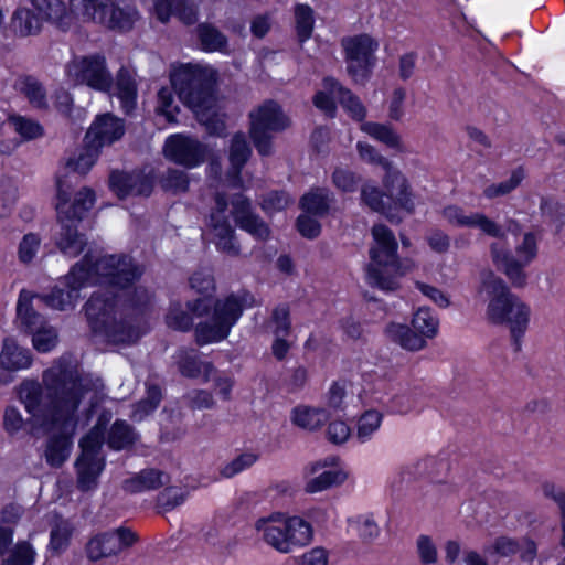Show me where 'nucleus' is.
Returning <instances> with one entry per match:
<instances>
[{
    "label": "nucleus",
    "mask_w": 565,
    "mask_h": 565,
    "mask_svg": "<svg viewBox=\"0 0 565 565\" xmlns=\"http://www.w3.org/2000/svg\"><path fill=\"white\" fill-rule=\"evenodd\" d=\"M90 381L83 377L70 359L56 360L42 374V382L23 381L18 397L31 415V433L49 435L44 458L60 468L71 455Z\"/></svg>",
    "instance_id": "1"
},
{
    "label": "nucleus",
    "mask_w": 565,
    "mask_h": 565,
    "mask_svg": "<svg viewBox=\"0 0 565 565\" xmlns=\"http://www.w3.org/2000/svg\"><path fill=\"white\" fill-rule=\"evenodd\" d=\"M216 72L211 67L201 65H183L171 75L170 87H162L158 92L157 113L164 116L169 122L177 121L179 106L174 103L173 90L179 98L202 118L215 105L214 84Z\"/></svg>",
    "instance_id": "2"
},
{
    "label": "nucleus",
    "mask_w": 565,
    "mask_h": 565,
    "mask_svg": "<svg viewBox=\"0 0 565 565\" xmlns=\"http://www.w3.org/2000/svg\"><path fill=\"white\" fill-rule=\"evenodd\" d=\"M120 295L108 290L95 291L85 303L87 321L97 335L110 343L131 344L142 334L136 316L119 310Z\"/></svg>",
    "instance_id": "3"
},
{
    "label": "nucleus",
    "mask_w": 565,
    "mask_h": 565,
    "mask_svg": "<svg viewBox=\"0 0 565 565\" xmlns=\"http://www.w3.org/2000/svg\"><path fill=\"white\" fill-rule=\"evenodd\" d=\"M482 288L490 296L487 308L488 319L495 324H508L515 351L521 349V339L527 330L531 309L505 282L492 271L482 274Z\"/></svg>",
    "instance_id": "4"
},
{
    "label": "nucleus",
    "mask_w": 565,
    "mask_h": 565,
    "mask_svg": "<svg viewBox=\"0 0 565 565\" xmlns=\"http://www.w3.org/2000/svg\"><path fill=\"white\" fill-rule=\"evenodd\" d=\"M76 265H81L87 286L105 285L119 291L128 290L142 275L140 266L125 254L95 256L89 250Z\"/></svg>",
    "instance_id": "5"
},
{
    "label": "nucleus",
    "mask_w": 565,
    "mask_h": 565,
    "mask_svg": "<svg viewBox=\"0 0 565 565\" xmlns=\"http://www.w3.org/2000/svg\"><path fill=\"white\" fill-rule=\"evenodd\" d=\"M374 245L370 248V264L366 268L367 282L381 290L392 291L398 286V244L393 232L384 224L372 227Z\"/></svg>",
    "instance_id": "6"
},
{
    "label": "nucleus",
    "mask_w": 565,
    "mask_h": 565,
    "mask_svg": "<svg viewBox=\"0 0 565 565\" xmlns=\"http://www.w3.org/2000/svg\"><path fill=\"white\" fill-rule=\"evenodd\" d=\"M253 303L254 297L246 290L217 299L214 302L211 318L195 327L196 343L204 345L226 339L244 309L252 307Z\"/></svg>",
    "instance_id": "7"
},
{
    "label": "nucleus",
    "mask_w": 565,
    "mask_h": 565,
    "mask_svg": "<svg viewBox=\"0 0 565 565\" xmlns=\"http://www.w3.org/2000/svg\"><path fill=\"white\" fill-rule=\"evenodd\" d=\"M383 184L384 193L375 185L363 184L361 200L372 211L383 214L390 222L399 223L402 221L398 214L399 209L408 213L414 210L406 179L397 171H388L383 179Z\"/></svg>",
    "instance_id": "8"
},
{
    "label": "nucleus",
    "mask_w": 565,
    "mask_h": 565,
    "mask_svg": "<svg viewBox=\"0 0 565 565\" xmlns=\"http://www.w3.org/2000/svg\"><path fill=\"white\" fill-rule=\"evenodd\" d=\"M71 12L117 32L130 31L139 19L138 10L117 0H70Z\"/></svg>",
    "instance_id": "9"
},
{
    "label": "nucleus",
    "mask_w": 565,
    "mask_h": 565,
    "mask_svg": "<svg viewBox=\"0 0 565 565\" xmlns=\"http://www.w3.org/2000/svg\"><path fill=\"white\" fill-rule=\"evenodd\" d=\"M255 529L269 546L285 554L308 545L312 540L310 523L299 516L259 519Z\"/></svg>",
    "instance_id": "10"
},
{
    "label": "nucleus",
    "mask_w": 565,
    "mask_h": 565,
    "mask_svg": "<svg viewBox=\"0 0 565 565\" xmlns=\"http://www.w3.org/2000/svg\"><path fill=\"white\" fill-rule=\"evenodd\" d=\"M108 419L102 415L95 426L79 440L81 456L75 462L77 488L81 491L94 490L104 470L105 460L100 455Z\"/></svg>",
    "instance_id": "11"
},
{
    "label": "nucleus",
    "mask_w": 565,
    "mask_h": 565,
    "mask_svg": "<svg viewBox=\"0 0 565 565\" xmlns=\"http://www.w3.org/2000/svg\"><path fill=\"white\" fill-rule=\"evenodd\" d=\"M515 253L516 257L501 242L490 245V255L495 267L507 276L513 287L523 288L527 282L524 268L537 254L535 236L532 233L524 234L522 243L515 247Z\"/></svg>",
    "instance_id": "12"
},
{
    "label": "nucleus",
    "mask_w": 565,
    "mask_h": 565,
    "mask_svg": "<svg viewBox=\"0 0 565 565\" xmlns=\"http://www.w3.org/2000/svg\"><path fill=\"white\" fill-rule=\"evenodd\" d=\"M249 135L257 152L267 157L273 153V135L284 131L290 125L289 118L274 100H265L250 111Z\"/></svg>",
    "instance_id": "13"
},
{
    "label": "nucleus",
    "mask_w": 565,
    "mask_h": 565,
    "mask_svg": "<svg viewBox=\"0 0 565 565\" xmlns=\"http://www.w3.org/2000/svg\"><path fill=\"white\" fill-rule=\"evenodd\" d=\"M138 541V534L128 526L95 531L88 535L84 544V553L92 563L118 559Z\"/></svg>",
    "instance_id": "14"
},
{
    "label": "nucleus",
    "mask_w": 565,
    "mask_h": 565,
    "mask_svg": "<svg viewBox=\"0 0 565 565\" xmlns=\"http://www.w3.org/2000/svg\"><path fill=\"white\" fill-rule=\"evenodd\" d=\"M32 297L26 290L20 292L17 315L24 331L32 335L34 349L41 353H46L56 347L58 341L57 331L31 307Z\"/></svg>",
    "instance_id": "15"
},
{
    "label": "nucleus",
    "mask_w": 565,
    "mask_h": 565,
    "mask_svg": "<svg viewBox=\"0 0 565 565\" xmlns=\"http://www.w3.org/2000/svg\"><path fill=\"white\" fill-rule=\"evenodd\" d=\"M347 72L355 83H365L375 66L379 43L367 34L342 40Z\"/></svg>",
    "instance_id": "16"
},
{
    "label": "nucleus",
    "mask_w": 565,
    "mask_h": 565,
    "mask_svg": "<svg viewBox=\"0 0 565 565\" xmlns=\"http://www.w3.org/2000/svg\"><path fill=\"white\" fill-rule=\"evenodd\" d=\"M67 75L74 83L85 84L99 92H108L113 85L106 61L98 55L73 60L67 65Z\"/></svg>",
    "instance_id": "17"
},
{
    "label": "nucleus",
    "mask_w": 565,
    "mask_h": 565,
    "mask_svg": "<svg viewBox=\"0 0 565 565\" xmlns=\"http://www.w3.org/2000/svg\"><path fill=\"white\" fill-rule=\"evenodd\" d=\"M215 206L211 211L207 227L213 234V242L217 250L228 256L236 257L241 253L239 244L235 236V230L226 215L227 199L224 193H216Z\"/></svg>",
    "instance_id": "18"
},
{
    "label": "nucleus",
    "mask_w": 565,
    "mask_h": 565,
    "mask_svg": "<svg viewBox=\"0 0 565 565\" xmlns=\"http://www.w3.org/2000/svg\"><path fill=\"white\" fill-rule=\"evenodd\" d=\"M65 287H55L51 292L35 296L45 306L65 311L73 309L79 298V290L86 287L85 280L82 278L81 265H74L64 278Z\"/></svg>",
    "instance_id": "19"
},
{
    "label": "nucleus",
    "mask_w": 565,
    "mask_h": 565,
    "mask_svg": "<svg viewBox=\"0 0 565 565\" xmlns=\"http://www.w3.org/2000/svg\"><path fill=\"white\" fill-rule=\"evenodd\" d=\"M164 153L169 160L178 164L194 168L205 160L206 147L194 138L174 135L167 139Z\"/></svg>",
    "instance_id": "20"
},
{
    "label": "nucleus",
    "mask_w": 565,
    "mask_h": 565,
    "mask_svg": "<svg viewBox=\"0 0 565 565\" xmlns=\"http://www.w3.org/2000/svg\"><path fill=\"white\" fill-rule=\"evenodd\" d=\"M440 213L443 218L450 225L469 228L477 227L489 236L504 237L501 226L482 213H467L461 206L454 204L445 206Z\"/></svg>",
    "instance_id": "21"
},
{
    "label": "nucleus",
    "mask_w": 565,
    "mask_h": 565,
    "mask_svg": "<svg viewBox=\"0 0 565 565\" xmlns=\"http://www.w3.org/2000/svg\"><path fill=\"white\" fill-rule=\"evenodd\" d=\"M124 134V120L107 113L96 117L86 134V139L88 142L93 143L94 147L100 149L104 146H110L121 139Z\"/></svg>",
    "instance_id": "22"
},
{
    "label": "nucleus",
    "mask_w": 565,
    "mask_h": 565,
    "mask_svg": "<svg viewBox=\"0 0 565 565\" xmlns=\"http://www.w3.org/2000/svg\"><path fill=\"white\" fill-rule=\"evenodd\" d=\"M232 214L236 225L257 239H266L269 236L267 224L252 211L250 201L242 194H235L232 199Z\"/></svg>",
    "instance_id": "23"
},
{
    "label": "nucleus",
    "mask_w": 565,
    "mask_h": 565,
    "mask_svg": "<svg viewBox=\"0 0 565 565\" xmlns=\"http://www.w3.org/2000/svg\"><path fill=\"white\" fill-rule=\"evenodd\" d=\"M252 154V148L243 132H237L231 139L228 159L231 169L227 173L230 184L233 188H242L241 172Z\"/></svg>",
    "instance_id": "24"
},
{
    "label": "nucleus",
    "mask_w": 565,
    "mask_h": 565,
    "mask_svg": "<svg viewBox=\"0 0 565 565\" xmlns=\"http://www.w3.org/2000/svg\"><path fill=\"white\" fill-rule=\"evenodd\" d=\"M170 479L161 470L149 468L124 480L122 489L128 493H140L145 491L157 490L169 483Z\"/></svg>",
    "instance_id": "25"
},
{
    "label": "nucleus",
    "mask_w": 565,
    "mask_h": 565,
    "mask_svg": "<svg viewBox=\"0 0 565 565\" xmlns=\"http://www.w3.org/2000/svg\"><path fill=\"white\" fill-rule=\"evenodd\" d=\"M32 363V355L28 349L20 347L13 339H4L0 352V367L17 372L28 369Z\"/></svg>",
    "instance_id": "26"
},
{
    "label": "nucleus",
    "mask_w": 565,
    "mask_h": 565,
    "mask_svg": "<svg viewBox=\"0 0 565 565\" xmlns=\"http://www.w3.org/2000/svg\"><path fill=\"white\" fill-rule=\"evenodd\" d=\"M157 18L166 23L171 15H177L184 24H193L196 21V9L188 0H157Z\"/></svg>",
    "instance_id": "27"
},
{
    "label": "nucleus",
    "mask_w": 565,
    "mask_h": 565,
    "mask_svg": "<svg viewBox=\"0 0 565 565\" xmlns=\"http://www.w3.org/2000/svg\"><path fill=\"white\" fill-rule=\"evenodd\" d=\"M384 334L391 342L407 351H420L427 345L424 337L406 324L391 322L385 327Z\"/></svg>",
    "instance_id": "28"
},
{
    "label": "nucleus",
    "mask_w": 565,
    "mask_h": 565,
    "mask_svg": "<svg viewBox=\"0 0 565 565\" xmlns=\"http://www.w3.org/2000/svg\"><path fill=\"white\" fill-rule=\"evenodd\" d=\"M323 88L338 98L352 118L361 121L366 116V109L360 99L348 88L343 87L335 78L327 77L323 81Z\"/></svg>",
    "instance_id": "29"
},
{
    "label": "nucleus",
    "mask_w": 565,
    "mask_h": 565,
    "mask_svg": "<svg viewBox=\"0 0 565 565\" xmlns=\"http://www.w3.org/2000/svg\"><path fill=\"white\" fill-rule=\"evenodd\" d=\"M62 226L60 237L57 238L58 249L67 257L78 256L86 246V239L83 234H79L76 227V221H67L58 215Z\"/></svg>",
    "instance_id": "30"
},
{
    "label": "nucleus",
    "mask_w": 565,
    "mask_h": 565,
    "mask_svg": "<svg viewBox=\"0 0 565 565\" xmlns=\"http://www.w3.org/2000/svg\"><path fill=\"white\" fill-rule=\"evenodd\" d=\"M43 22L36 13L23 6H19L11 17V28L19 36L36 35L41 32Z\"/></svg>",
    "instance_id": "31"
},
{
    "label": "nucleus",
    "mask_w": 565,
    "mask_h": 565,
    "mask_svg": "<svg viewBox=\"0 0 565 565\" xmlns=\"http://www.w3.org/2000/svg\"><path fill=\"white\" fill-rule=\"evenodd\" d=\"M178 367L182 375L186 377H199L204 375V380L209 381L214 366L211 362H203L193 352L180 350L178 353Z\"/></svg>",
    "instance_id": "32"
},
{
    "label": "nucleus",
    "mask_w": 565,
    "mask_h": 565,
    "mask_svg": "<svg viewBox=\"0 0 565 565\" xmlns=\"http://www.w3.org/2000/svg\"><path fill=\"white\" fill-rule=\"evenodd\" d=\"M116 90L121 108L126 114H130L136 106L137 86L131 74L125 68H120L117 74Z\"/></svg>",
    "instance_id": "33"
},
{
    "label": "nucleus",
    "mask_w": 565,
    "mask_h": 565,
    "mask_svg": "<svg viewBox=\"0 0 565 565\" xmlns=\"http://www.w3.org/2000/svg\"><path fill=\"white\" fill-rule=\"evenodd\" d=\"M30 3L42 22L63 26V20L66 17V6L62 0H30Z\"/></svg>",
    "instance_id": "34"
},
{
    "label": "nucleus",
    "mask_w": 565,
    "mask_h": 565,
    "mask_svg": "<svg viewBox=\"0 0 565 565\" xmlns=\"http://www.w3.org/2000/svg\"><path fill=\"white\" fill-rule=\"evenodd\" d=\"M332 200L333 195L329 190L317 188L301 198L300 205L309 214L323 216L329 212Z\"/></svg>",
    "instance_id": "35"
},
{
    "label": "nucleus",
    "mask_w": 565,
    "mask_h": 565,
    "mask_svg": "<svg viewBox=\"0 0 565 565\" xmlns=\"http://www.w3.org/2000/svg\"><path fill=\"white\" fill-rule=\"evenodd\" d=\"M328 418L329 414L324 408L299 406L292 411L294 424L308 430L320 428Z\"/></svg>",
    "instance_id": "36"
},
{
    "label": "nucleus",
    "mask_w": 565,
    "mask_h": 565,
    "mask_svg": "<svg viewBox=\"0 0 565 565\" xmlns=\"http://www.w3.org/2000/svg\"><path fill=\"white\" fill-rule=\"evenodd\" d=\"M146 387V397L132 405L130 417L135 422H141L153 413L162 399L161 388L157 384L147 382Z\"/></svg>",
    "instance_id": "37"
},
{
    "label": "nucleus",
    "mask_w": 565,
    "mask_h": 565,
    "mask_svg": "<svg viewBox=\"0 0 565 565\" xmlns=\"http://www.w3.org/2000/svg\"><path fill=\"white\" fill-rule=\"evenodd\" d=\"M95 202V192L90 188L83 186L74 194L71 205L68 203L64 207L62 216L67 221H81L83 215L93 206Z\"/></svg>",
    "instance_id": "38"
},
{
    "label": "nucleus",
    "mask_w": 565,
    "mask_h": 565,
    "mask_svg": "<svg viewBox=\"0 0 565 565\" xmlns=\"http://www.w3.org/2000/svg\"><path fill=\"white\" fill-rule=\"evenodd\" d=\"M361 129L372 138L397 151L403 150L399 135L388 125L367 121L362 124Z\"/></svg>",
    "instance_id": "39"
},
{
    "label": "nucleus",
    "mask_w": 565,
    "mask_h": 565,
    "mask_svg": "<svg viewBox=\"0 0 565 565\" xmlns=\"http://www.w3.org/2000/svg\"><path fill=\"white\" fill-rule=\"evenodd\" d=\"M137 439L134 428L125 420L117 419L107 435V445L115 450L131 446Z\"/></svg>",
    "instance_id": "40"
},
{
    "label": "nucleus",
    "mask_w": 565,
    "mask_h": 565,
    "mask_svg": "<svg viewBox=\"0 0 565 565\" xmlns=\"http://www.w3.org/2000/svg\"><path fill=\"white\" fill-rule=\"evenodd\" d=\"M73 532L74 525L71 521L63 518H56L51 529L49 547L54 553L61 554L70 545Z\"/></svg>",
    "instance_id": "41"
},
{
    "label": "nucleus",
    "mask_w": 565,
    "mask_h": 565,
    "mask_svg": "<svg viewBox=\"0 0 565 565\" xmlns=\"http://www.w3.org/2000/svg\"><path fill=\"white\" fill-rule=\"evenodd\" d=\"M198 36L202 49L207 52H224L227 49V38L214 25L201 23L198 26Z\"/></svg>",
    "instance_id": "42"
},
{
    "label": "nucleus",
    "mask_w": 565,
    "mask_h": 565,
    "mask_svg": "<svg viewBox=\"0 0 565 565\" xmlns=\"http://www.w3.org/2000/svg\"><path fill=\"white\" fill-rule=\"evenodd\" d=\"M412 328L424 337V341L433 339L438 333L439 320L429 308H419L413 316Z\"/></svg>",
    "instance_id": "43"
},
{
    "label": "nucleus",
    "mask_w": 565,
    "mask_h": 565,
    "mask_svg": "<svg viewBox=\"0 0 565 565\" xmlns=\"http://www.w3.org/2000/svg\"><path fill=\"white\" fill-rule=\"evenodd\" d=\"M98 153L99 149L87 141V146L85 148L81 149L73 157L68 158L65 169L70 170L71 172H76L81 175H84L96 162Z\"/></svg>",
    "instance_id": "44"
},
{
    "label": "nucleus",
    "mask_w": 565,
    "mask_h": 565,
    "mask_svg": "<svg viewBox=\"0 0 565 565\" xmlns=\"http://www.w3.org/2000/svg\"><path fill=\"white\" fill-rule=\"evenodd\" d=\"M79 175L76 172L66 170V173L57 179V204L56 211L62 215L64 207L70 203L72 196L76 193L75 188L79 183Z\"/></svg>",
    "instance_id": "45"
},
{
    "label": "nucleus",
    "mask_w": 565,
    "mask_h": 565,
    "mask_svg": "<svg viewBox=\"0 0 565 565\" xmlns=\"http://www.w3.org/2000/svg\"><path fill=\"white\" fill-rule=\"evenodd\" d=\"M383 419L382 413L369 409L364 412L356 424V438L360 443L369 441L379 430Z\"/></svg>",
    "instance_id": "46"
},
{
    "label": "nucleus",
    "mask_w": 565,
    "mask_h": 565,
    "mask_svg": "<svg viewBox=\"0 0 565 565\" xmlns=\"http://www.w3.org/2000/svg\"><path fill=\"white\" fill-rule=\"evenodd\" d=\"M347 475L341 470H327L309 479L305 489L308 493L321 492L330 487L341 484Z\"/></svg>",
    "instance_id": "47"
},
{
    "label": "nucleus",
    "mask_w": 565,
    "mask_h": 565,
    "mask_svg": "<svg viewBox=\"0 0 565 565\" xmlns=\"http://www.w3.org/2000/svg\"><path fill=\"white\" fill-rule=\"evenodd\" d=\"M295 19L299 41L305 42L310 39L313 31L315 17L312 8L308 4H297L295 7Z\"/></svg>",
    "instance_id": "48"
},
{
    "label": "nucleus",
    "mask_w": 565,
    "mask_h": 565,
    "mask_svg": "<svg viewBox=\"0 0 565 565\" xmlns=\"http://www.w3.org/2000/svg\"><path fill=\"white\" fill-rule=\"evenodd\" d=\"M31 417L24 419L22 413L17 406H7L3 413V429L11 436H18L28 425L31 426Z\"/></svg>",
    "instance_id": "49"
},
{
    "label": "nucleus",
    "mask_w": 565,
    "mask_h": 565,
    "mask_svg": "<svg viewBox=\"0 0 565 565\" xmlns=\"http://www.w3.org/2000/svg\"><path fill=\"white\" fill-rule=\"evenodd\" d=\"M35 558V551L32 545L26 541H21L15 544L8 558L0 565H33Z\"/></svg>",
    "instance_id": "50"
},
{
    "label": "nucleus",
    "mask_w": 565,
    "mask_h": 565,
    "mask_svg": "<svg viewBox=\"0 0 565 565\" xmlns=\"http://www.w3.org/2000/svg\"><path fill=\"white\" fill-rule=\"evenodd\" d=\"M524 173L522 169H516L512 172L511 177L498 184H491L483 191L484 196L493 199L497 196L505 195L513 191L523 180Z\"/></svg>",
    "instance_id": "51"
},
{
    "label": "nucleus",
    "mask_w": 565,
    "mask_h": 565,
    "mask_svg": "<svg viewBox=\"0 0 565 565\" xmlns=\"http://www.w3.org/2000/svg\"><path fill=\"white\" fill-rule=\"evenodd\" d=\"M258 459V456L253 452H245L241 454L236 458H234L232 461L225 463L221 470L220 475L223 478H232L239 472L248 469L252 467Z\"/></svg>",
    "instance_id": "52"
},
{
    "label": "nucleus",
    "mask_w": 565,
    "mask_h": 565,
    "mask_svg": "<svg viewBox=\"0 0 565 565\" xmlns=\"http://www.w3.org/2000/svg\"><path fill=\"white\" fill-rule=\"evenodd\" d=\"M540 210L543 216L554 223L557 228L565 225V205L552 198H542Z\"/></svg>",
    "instance_id": "53"
},
{
    "label": "nucleus",
    "mask_w": 565,
    "mask_h": 565,
    "mask_svg": "<svg viewBox=\"0 0 565 565\" xmlns=\"http://www.w3.org/2000/svg\"><path fill=\"white\" fill-rule=\"evenodd\" d=\"M542 491L545 498L551 499L557 505L561 515V527L563 532L561 544L565 547V491L554 483H544Z\"/></svg>",
    "instance_id": "54"
},
{
    "label": "nucleus",
    "mask_w": 565,
    "mask_h": 565,
    "mask_svg": "<svg viewBox=\"0 0 565 565\" xmlns=\"http://www.w3.org/2000/svg\"><path fill=\"white\" fill-rule=\"evenodd\" d=\"M361 181V177L349 169L337 168L332 173L334 186L342 192H354Z\"/></svg>",
    "instance_id": "55"
},
{
    "label": "nucleus",
    "mask_w": 565,
    "mask_h": 565,
    "mask_svg": "<svg viewBox=\"0 0 565 565\" xmlns=\"http://www.w3.org/2000/svg\"><path fill=\"white\" fill-rule=\"evenodd\" d=\"M166 321L168 327L179 331H188L193 326V317L190 312L183 310L180 305L170 307Z\"/></svg>",
    "instance_id": "56"
},
{
    "label": "nucleus",
    "mask_w": 565,
    "mask_h": 565,
    "mask_svg": "<svg viewBox=\"0 0 565 565\" xmlns=\"http://www.w3.org/2000/svg\"><path fill=\"white\" fill-rule=\"evenodd\" d=\"M270 322L274 326L275 337H288L291 328L289 308L284 305L276 307L273 310Z\"/></svg>",
    "instance_id": "57"
},
{
    "label": "nucleus",
    "mask_w": 565,
    "mask_h": 565,
    "mask_svg": "<svg viewBox=\"0 0 565 565\" xmlns=\"http://www.w3.org/2000/svg\"><path fill=\"white\" fill-rule=\"evenodd\" d=\"M185 501V494L175 487H168L159 493L157 498V507L162 512L171 511L181 505Z\"/></svg>",
    "instance_id": "58"
},
{
    "label": "nucleus",
    "mask_w": 565,
    "mask_h": 565,
    "mask_svg": "<svg viewBox=\"0 0 565 565\" xmlns=\"http://www.w3.org/2000/svg\"><path fill=\"white\" fill-rule=\"evenodd\" d=\"M9 121L24 139H33L42 135V127L32 119L22 116H10Z\"/></svg>",
    "instance_id": "59"
},
{
    "label": "nucleus",
    "mask_w": 565,
    "mask_h": 565,
    "mask_svg": "<svg viewBox=\"0 0 565 565\" xmlns=\"http://www.w3.org/2000/svg\"><path fill=\"white\" fill-rule=\"evenodd\" d=\"M162 186L174 193L185 192L189 186L188 174L179 169H169L162 179Z\"/></svg>",
    "instance_id": "60"
},
{
    "label": "nucleus",
    "mask_w": 565,
    "mask_h": 565,
    "mask_svg": "<svg viewBox=\"0 0 565 565\" xmlns=\"http://www.w3.org/2000/svg\"><path fill=\"white\" fill-rule=\"evenodd\" d=\"M21 90L34 107L44 108L46 106L44 89L35 79L26 78Z\"/></svg>",
    "instance_id": "61"
},
{
    "label": "nucleus",
    "mask_w": 565,
    "mask_h": 565,
    "mask_svg": "<svg viewBox=\"0 0 565 565\" xmlns=\"http://www.w3.org/2000/svg\"><path fill=\"white\" fill-rule=\"evenodd\" d=\"M356 149L362 160L383 167L386 170V173L388 171H393L391 162L381 156L373 146L359 141Z\"/></svg>",
    "instance_id": "62"
},
{
    "label": "nucleus",
    "mask_w": 565,
    "mask_h": 565,
    "mask_svg": "<svg viewBox=\"0 0 565 565\" xmlns=\"http://www.w3.org/2000/svg\"><path fill=\"white\" fill-rule=\"evenodd\" d=\"M132 173L114 171L109 177L110 189L119 196L126 198L131 194Z\"/></svg>",
    "instance_id": "63"
},
{
    "label": "nucleus",
    "mask_w": 565,
    "mask_h": 565,
    "mask_svg": "<svg viewBox=\"0 0 565 565\" xmlns=\"http://www.w3.org/2000/svg\"><path fill=\"white\" fill-rule=\"evenodd\" d=\"M41 245V239L36 234L29 233L24 235L19 245V259L22 263H30L36 255Z\"/></svg>",
    "instance_id": "64"
}]
</instances>
